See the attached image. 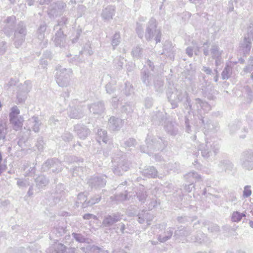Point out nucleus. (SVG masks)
Instances as JSON below:
<instances>
[{
	"instance_id": "37998d69",
	"label": "nucleus",
	"mask_w": 253,
	"mask_h": 253,
	"mask_svg": "<svg viewBox=\"0 0 253 253\" xmlns=\"http://www.w3.org/2000/svg\"><path fill=\"white\" fill-rule=\"evenodd\" d=\"M101 199V196L99 195H95L92 197L88 201L86 202V204H83V208H85L87 206L93 205L96 203H99Z\"/></svg>"
},
{
	"instance_id": "774afa93",
	"label": "nucleus",
	"mask_w": 253,
	"mask_h": 253,
	"mask_svg": "<svg viewBox=\"0 0 253 253\" xmlns=\"http://www.w3.org/2000/svg\"><path fill=\"white\" fill-rule=\"evenodd\" d=\"M65 38L54 37V42L56 46H63L65 43Z\"/></svg>"
},
{
	"instance_id": "a878e982",
	"label": "nucleus",
	"mask_w": 253,
	"mask_h": 253,
	"mask_svg": "<svg viewBox=\"0 0 253 253\" xmlns=\"http://www.w3.org/2000/svg\"><path fill=\"white\" fill-rule=\"evenodd\" d=\"M90 112L94 114H100L104 111V105L102 102L99 101L88 106Z\"/></svg>"
},
{
	"instance_id": "423d86ee",
	"label": "nucleus",
	"mask_w": 253,
	"mask_h": 253,
	"mask_svg": "<svg viewBox=\"0 0 253 253\" xmlns=\"http://www.w3.org/2000/svg\"><path fill=\"white\" fill-rule=\"evenodd\" d=\"M14 44L16 48L20 47L24 42L27 34L26 27L24 23L20 21L14 30Z\"/></svg>"
},
{
	"instance_id": "1a4fd4ad",
	"label": "nucleus",
	"mask_w": 253,
	"mask_h": 253,
	"mask_svg": "<svg viewBox=\"0 0 253 253\" xmlns=\"http://www.w3.org/2000/svg\"><path fill=\"white\" fill-rule=\"evenodd\" d=\"M188 108L189 111H197L199 113H200L202 110L208 112L211 109V107L208 102L199 98L194 99L192 102L190 100L186 109H188Z\"/></svg>"
},
{
	"instance_id": "cd10ccee",
	"label": "nucleus",
	"mask_w": 253,
	"mask_h": 253,
	"mask_svg": "<svg viewBox=\"0 0 253 253\" xmlns=\"http://www.w3.org/2000/svg\"><path fill=\"white\" fill-rule=\"evenodd\" d=\"M173 228L171 227L168 228L163 233L159 235L158 239L162 243H164L169 240L172 236L173 233Z\"/></svg>"
},
{
	"instance_id": "b1692460",
	"label": "nucleus",
	"mask_w": 253,
	"mask_h": 253,
	"mask_svg": "<svg viewBox=\"0 0 253 253\" xmlns=\"http://www.w3.org/2000/svg\"><path fill=\"white\" fill-rule=\"evenodd\" d=\"M65 186L62 184H59L56 186L53 196L55 203L57 202V201H62L65 197Z\"/></svg>"
},
{
	"instance_id": "ddd939ff",
	"label": "nucleus",
	"mask_w": 253,
	"mask_h": 253,
	"mask_svg": "<svg viewBox=\"0 0 253 253\" xmlns=\"http://www.w3.org/2000/svg\"><path fill=\"white\" fill-rule=\"evenodd\" d=\"M42 169L44 171L51 169L53 173H59L62 170V165L58 159L52 158L45 162L42 165Z\"/></svg>"
},
{
	"instance_id": "c756f323",
	"label": "nucleus",
	"mask_w": 253,
	"mask_h": 253,
	"mask_svg": "<svg viewBox=\"0 0 253 253\" xmlns=\"http://www.w3.org/2000/svg\"><path fill=\"white\" fill-rule=\"evenodd\" d=\"M36 186L38 188H42L49 183V180L44 175H39L35 179Z\"/></svg>"
},
{
	"instance_id": "20e7f679",
	"label": "nucleus",
	"mask_w": 253,
	"mask_h": 253,
	"mask_svg": "<svg viewBox=\"0 0 253 253\" xmlns=\"http://www.w3.org/2000/svg\"><path fill=\"white\" fill-rule=\"evenodd\" d=\"M161 31L157 27V22L154 18H151L146 26L145 37L149 41L154 38L156 43L160 42L161 39Z\"/></svg>"
},
{
	"instance_id": "09e8293b",
	"label": "nucleus",
	"mask_w": 253,
	"mask_h": 253,
	"mask_svg": "<svg viewBox=\"0 0 253 253\" xmlns=\"http://www.w3.org/2000/svg\"><path fill=\"white\" fill-rule=\"evenodd\" d=\"M253 71V57H250L248 61L247 65L244 68L243 72L244 74L251 73Z\"/></svg>"
},
{
	"instance_id": "680f3d73",
	"label": "nucleus",
	"mask_w": 253,
	"mask_h": 253,
	"mask_svg": "<svg viewBox=\"0 0 253 253\" xmlns=\"http://www.w3.org/2000/svg\"><path fill=\"white\" fill-rule=\"evenodd\" d=\"M116 90L115 83L114 82H109L106 85V90L109 94H111Z\"/></svg>"
},
{
	"instance_id": "5fc2aeb1",
	"label": "nucleus",
	"mask_w": 253,
	"mask_h": 253,
	"mask_svg": "<svg viewBox=\"0 0 253 253\" xmlns=\"http://www.w3.org/2000/svg\"><path fill=\"white\" fill-rule=\"evenodd\" d=\"M121 111L123 113H125L128 115L133 112V106L131 104L126 103L123 106Z\"/></svg>"
},
{
	"instance_id": "f704fd0d",
	"label": "nucleus",
	"mask_w": 253,
	"mask_h": 253,
	"mask_svg": "<svg viewBox=\"0 0 253 253\" xmlns=\"http://www.w3.org/2000/svg\"><path fill=\"white\" fill-rule=\"evenodd\" d=\"M143 173L146 176L155 178L157 176L158 171L153 166H149L143 169Z\"/></svg>"
},
{
	"instance_id": "603ef678",
	"label": "nucleus",
	"mask_w": 253,
	"mask_h": 253,
	"mask_svg": "<svg viewBox=\"0 0 253 253\" xmlns=\"http://www.w3.org/2000/svg\"><path fill=\"white\" fill-rule=\"evenodd\" d=\"M126 225L124 223L121 222L118 224H116L113 229L115 230L117 232H118V231L119 230L122 234H124L125 233H128L129 232L127 230H126Z\"/></svg>"
},
{
	"instance_id": "de8ad7c7",
	"label": "nucleus",
	"mask_w": 253,
	"mask_h": 253,
	"mask_svg": "<svg viewBox=\"0 0 253 253\" xmlns=\"http://www.w3.org/2000/svg\"><path fill=\"white\" fill-rule=\"evenodd\" d=\"M246 216V215L239 211H234L232 214L231 219L232 221L235 222H239L243 217Z\"/></svg>"
},
{
	"instance_id": "bb28decb",
	"label": "nucleus",
	"mask_w": 253,
	"mask_h": 253,
	"mask_svg": "<svg viewBox=\"0 0 253 253\" xmlns=\"http://www.w3.org/2000/svg\"><path fill=\"white\" fill-rule=\"evenodd\" d=\"M83 115L84 111L81 106L71 107L68 112L69 117L73 119H80L83 116Z\"/></svg>"
},
{
	"instance_id": "e433bc0d",
	"label": "nucleus",
	"mask_w": 253,
	"mask_h": 253,
	"mask_svg": "<svg viewBox=\"0 0 253 253\" xmlns=\"http://www.w3.org/2000/svg\"><path fill=\"white\" fill-rule=\"evenodd\" d=\"M252 40L249 39L247 36H246L243 42H241V46L243 48L244 52L248 53L252 47Z\"/></svg>"
},
{
	"instance_id": "5701e85b",
	"label": "nucleus",
	"mask_w": 253,
	"mask_h": 253,
	"mask_svg": "<svg viewBox=\"0 0 253 253\" xmlns=\"http://www.w3.org/2000/svg\"><path fill=\"white\" fill-rule=\"evenodd\" d=\"M154 218L153 214L147 211H142L138 214V221L140 224H143L146 222L147 226L151 224V222Z\"/></svg>"
},
{
	"instance_id": "6ab92c4d",
	"label": "nucleus",
	"mask_w": 253,
	"mask_h": 253,
	"mask_svg": "<svg viewBox=\"0 0 253 253\" xmlns=\"http://www.w3.org/2000/svg\"><path fill=\"white\" fill-rule=\"evenodd\" d=\"M191 231L187 228H180L175 231L173 237L178 242L185 243L187 242L186 237L191 234Z\"/></svg>"
},
{
	"instance_id": "4c0bfd02",
	"label": "nucleus",
	"mask_w": 253,
	"mask_h": 253,
	"mask_svg": "<svg viewBox=\"0 0 253 253\" xmlns=\"http://www.w3.org/2000/svg\"><path fill=\"white\" fill-rule=\"evenodd\" d=\"M232 67L227 64L221 73V78L223 80L228 79L232 74Z\"/></svg>"
},
{
	"instance_id": "f257e3e1",
	"label": "nucleus",
	"mask_w": 253,
	"mask_h": 253,
	"mask_svg": "<svg viewBox=\"0 0 253 253\" xmlns=\"http://www.w3.org/2000/svg\"><path fill=\"white\" fill-rule=\"evenodd\" d=\"M146 146L140 147V151L142 153H147L153 156L155 152L162 151L168 145L167 141L161 137L150 138L149 135L145 140Z\"/></svg>"
},
{
	"instance_id": "4468645a",
	"label": "nucleus",
	"mask_w": 253,
	"mask_h": 253,
	"mask_svg": "<svg viewBox=\"0 0 253 253\" xmlns=\"http://www.w3.org/2000/svg\"><path fill=\"white\" fill-rule=\"evenodd\" d=\"M106 178L105 175L92 176L88 179L87 183L91 189H99L106 185Z\"/></svg>"
},
{
	"instance_id": "7c9ffc66",
	"label": "nucleus",
	"mask_w": 253,
	"mask_h": 253,
	"mask_svg": "<svg viewBox=\"0 0 253 253\" xmlns=\"http://www.w3.org/2000/svg\"><path fill=\"white\" fill-rule=\"evenodd\" d=\"M97 141L100 143L103 142L106 144L108 141V136L107 135V131L101 128L97 130Z\"/></svg>"
},
{
	"instance_id": "3c124183",
	"label": "nucleus",
	"mask_w": 253,
	"mask_h": 253,
	"mask_svg": "<svg viewBox=\"0 0 253 253\" xmlns=\"http://www.w3.org/2000/svg\"><path fill=\"white\" fill-rule=\"evenodd\" d=\"M86 196L84 193H80L78 195L77 201H76L77 206H79V204H82L83 208V204H86Z\"/></svg>"
},
{
	"instance_id": "39448f33",
	"label": "nucleus",
	"mask_w": 253,
	"mask_h": 253,
	"mask_svg": "<svg viewBox=\"0 0 253 253\" xmlns=\"http://www.w3.org/2000/svg\"><path fill=\"white\" fill-rule=\"evenodd\" d=\"M56 70L55 78L58 85L61 87L67 86L69 84L70 78L73 74L72 70L58 65L56 67Z\"/></svg>"
},
{
	"instance_id": "4d7b16f0",
	"label": "nucleus",
	"mask_w": 253,
	"mask_h": 253,
	"mask_svg": "<svg viewBox=\"0 0 253 253\" xmlns=\"http://www.w3.org/2000/svg\"><path fill=\"white\" fill-rule=\"evenodd\" d=\"M167 168L169 170L178 173L179 170L180 165L177 163H170L168 164Z\"/></svg>"
},
{
	"instance_id": "c03bdc74",
	"label": "nucleus",
	"mask_w": 253,
	"mask_h": 253,
	"mask_svg": "<svg viewBox=\"0 0 253 253\" xmlns=\"http://www.w3.org/2000/svg\"><path fill=\"white\" fill-rule=\"evenodd\" d=\"M208 238L205 234L202 232H199L195 237L194 241L198 243L202 244L208 242Z\"/></svg>"
},
{
	"instance_id": "864d4df0",
	"label": "nucleus",
	"mask_w": 253,
	"mask_h": 253,
	"mask_svg": "<svg viewBox=\"0 0 253 253\" xmlns=\"http://www.w3.org/2000/svg\"><path fill=\"white\" fill-rule=\"evenodd\" d=\"M169 48H167V45L165 44L164 46V52L163 53L166 54L167 56H169L170 58H173V53L174 52L173 47L172 46L171 44L169 43Z\"/></svg>"
},
{
	"instance_id": "bf43d9fd",
	"label": "nucleus",
	"mask_w": 253,
	"mask_h": 253,
	"mask_svg": "<svg viewBox=\"0 0 253 253\" xmlns=\"http://www.w3.org/2000/svg\"><path fill=\"white\" fill-rule=\"evenodd\" d=\"M244 89L248 96V102L250 103L253 100V90L248 85L245 86Z\"/></svg>"
},
{
	"instance_id": "a19ab883",
	"label": "nucleus",
	"mask_w": 253,
	"mask_h": 253,
	"mask_svg": "<svg viewBox=\"0 0 253 253\" xmlns=\"http://www.w3.org/2000/svg\"><path fill=\"white\" fill-rule=\"evenodd\" d=\"M32 83L30 81H26L23 84L19 86V91L28 93L32 88Z\"/></svg>"
},
{
	"instance_id": "c85d7f7f",
	"label": "nucleus",
	"mask_w": 253,
	"mask_h": 253,
	"mask_svg": "<svg viewBox=\"0 0 253 253\" xmlns=\"http://www.w3.org/2000/svg\"><path fill=\"white\" fill-rule=\"evenodd\" d=\"M153 84L156 92L159 93H162L164 90V81L159 76L155 77L153 82Z\"/></svg>"
},
{
	"instance_id": "9d476101",
	"label": "nucleus",
	"mask_w": 253,
	"mask_h": 253,
	"mask_svg": "<svg viewBox=\"0 0 253 253\" xmlns=\"http://www.w3.org/2000/svg\"><path fill=\"white\" fill-rule=\"evenodd\" d=\"M160 124L164 126L165 129L169 134L176 135L178 132V129L175 122L167 116V114L160 116Z\"/></svg>"
},
{
	"instance_id": "e2e57ef3",
	"label": "nucleus",
	"mask_w": 253,
	"mask_h": 253,
	"mask_svg": "<svg viewBox=\"0 0 253 253\" xmlns=\"http://www.w3.org/2000/svg\"><path fill=\"white\" fill-rule=\"evenodd\" d=\"M20 114V110L17 106H15L11 108V111L9 114V118L19 117L18 115Z\"/></svg>"
},
{
	"instance_id": "412c9836",
	"label": "nucleus",
	"mask_w": 253,
	"mask_h": 253,
	"mask_svg": "<svg viewBox=\"0 0 253 253\" xmlns=\"http://www.w3.org/2000/svg\"><path fill=\"white\" fill-rule=\"evenodd\" d=\"M124 121L122 119L112 116L108 121L109 128L113 131H118L123 126Z\"/></svg>"
},
{
	"instance_id": "72a5a7b5",
	"label": "nucleus",
	"mask_w": 253,
	"mask_h": 253,
	"mask_svg": "<svg viewBox=\"0 0 253 253\" xmlns=\"http://www.w3.org/2000/svg\"><path fill=\"white\" fill-rule=\"evenodd\" d=\"M29 122L31 124L32 129L34 132H39L40 126H41L42 123L38 117H33L29 120Z\"/></svg>"
},
{
	"instance_id": "f03ea898",
	"label": "nucleus",
	"mask_w": 253,
	"mask_h": 253,
	"mask_svg": "<svg viewBox=\"0 0 253 253\" xmlns=\"http://www.w3.org/2000/svg\"><path fill=\"white\" fill-rule=\"evenodd\" d=\"M220 145L217 142L207 141L205 143L200 144L198 149L201 152L202 156L209 159L215 157L218 153Z\"/></svg>"
},
{
	"instance_id": "052dcab7",
	"label": "nucleus",
	"mask_w": 253,
	"mask_h": 253,
	"mask_svg": "<svg viewBox=\"0 0 253 253\" xmlns=\"http://www.w3.org/2000/svg\"><path fill=\"white\" fill-rule=\"evenodd\" d=\"M133 92V87L130 83L126 82L125 84V88L123 89V93L126 96L129 95Z\"/></svg>"
},
{
	"instance_id": "a18cd8bd",
	"label": "nucleus",
	"mask_w": 253,
	"mask_h": 253,
	"mask_svg": "<svg viewBox=\"0 0 253 253\" xmlns=\"http://www.w3.org/2000/svg\"><path fill=\"white\" fill-rule=\"evenodd\" d=\"M87 250L93 253H108V251H104L102 247H98L95 245L87 246Z\"/></svg>"
},
{
	"instance_id": "0eeeda50",
	"label": "nucleus",
	"mask_w": 253,
	"mask_h": 253,
	"mask_svg": "<svg viewBox=\"0 0 253 253\" xmlns=\"http://www.w3.org/2000/svg\"><path fill=\"white\" fill-rule=\"evenodd\" d=\"M123 215L121 212H115L105 215L103 217L102 226L109 230L114 228L117 222L121 221Z\"/></svg>"
},
{
	"instance_id": "a211bd4d",
	"label": "nucleus",
	"mask_w": 253,
	"mask_h": 253,
	"mask_svg": "<svg viewBox=\"0 0 253 253\" xmlns=\"http://www.w3.org/2000/svg\"><path fill=\"white\" fill-rule=\"evenodd\" d=\"M201 121L204 126V134L207 135L209 132H216L219 128L218 124L208 119L202 118Z\"/></svg>"
},
{
	"instance_id": "7ed1b4c3",
	"label": "nucleus",
	"mask_w": 253,
	"mask_h": 253,
	"mask_svg": "<svg viewBox=\"0 0 253 253\" xmlns=\"http://www.w3.org/2000/svg\"><path fill=\"white\" fill-rule=\"evenodd\" d=\"M168 99L173 109L178 106L177 103L179 102H182L186 108L190 100L187 92L181 89H176L174 92L168 96Z\"/></svg>"
},
{
	"instance_id": "aec40b11",
	"label": "nucleus",
	"mask_w": 253,
	"mask_h": 253,
	"mask_svg": "<svg viewBox=\"0 0 253 253\" xmlns=\"http://www.w3.org/2000/svg\"><path fill=\"white\" fill-rule=\"evenodd\" d=\"M74 129L78 136L81 139H85L90 133L89 129L83 124L75 125Z\"/></svg>"
},
{
	"instance_id": "0e129e2a",
	"label": "nucleus",
	"mask_w": 253,
	"mask_h": 253,
	"mask_svg": "<svg viewBox=\"0 0 253 253\" xmlns=\"http://www.w3.org/2000/svg\"><path fill=\"white\" fill-rule=\"evenodd\" d=\"M72 236L79 243H84L86 242L85 238L80 233H73Z\"/></svg>"
},
{
	"instance_id": "dca6fc26",
	"label": "nucleus",
	"mask_w": 253,
	"mask_h": 253,
	"mask_svg": "<svg viewBox=\"0 0 253 253\" xmlns=\"http://www.w3.org/2000/svg\"><path fill=\"white\" fill-rule=\"evenodd\" d=\"M157 76L154 75L146 67H144L141 72V80L145 86H150Z\"/></svg>"
},
{
	"instance_id": "473e14b6",
	"label": "nucleus",
	"mask_w": 253,
	"mask_h": 253,
	"mask_svg": "<svg viewBox=\"0 0 253 253\" xmlns=\"http://www.w3.org/2000/svg\"><path fill=\"white\" fill-rule=\"evenodd\" d=\"M184 177L187 182L194 183V182L199 181L201 179V177L197 172L191 171L186 174Z\"/></svg>"
},
{
	"instance_id": "ea45409f",
	"label": "nucleus",
	"mask_w": 253,
	"mask_h": 253,
	"mask_svg": "<svg viewBox=\"0 0 253 253\" xmlns=\"http://www.w3.org/2000/svg\"><path fill=\"white\" fill-rule=\"evenodd\" d=\"M93 53V51L91 47V43L89 41H87L84 46L83 49L80 51V54H85L86 55L90 56Z\"/></svg>"
},
{
	"instance_id": "79ce46f5",
	"label": "nucleus",
	"mask_w": 253,
	"mask_h": 253,
	"mask_svg": "<svg viewBox=\"0 0 253 253\" xmlns=\"http://www.w3.org/2000/svg\"><path fill=\"white\" fill-rule=\"evenodd\" d=\"M7 133V126L6 123L0 121V140H4Z\"/></svg>"
},
{
	"instance_id": "f8f14e48",
	"label": "nucleus",
	"mask_w": 253,
	"mask_h": 253,
	"mask_svg": "<svg viewBox=\"0 0 253 253\" xmlns=\"http://www.w3.org/2000/svg\"><path fill=\"white\" fill-rule=\"evenodd\" d=\"M67 5L66 2L58 0L52 3L48 7V14L51 17L60 16L66 10Z\"/></svg>"
},
{
	"instance_id": "2eb2a0df",
	"label": "nucleus",
	"mask_w": 253,
	"mask_h": 253,
	"mask_svg": "<svg viewBox=\"0 0 253 253\" xmlns=\"http://www.w3.org/2000/svg\"><path fill=\"white\" fill-rule=\"evenodd\" d=\"M4 25L2 31L8 37L11 36L16 28V17L15 16L7 17L3 22Z\"/></svg>"
},
{
	"instance_id": "8fccbe9b",
	"label": "nucleus",
	"mask_w": 253,
	"mask_h": 253,
	"mask_svg": "<svg viewBox=\"0 0 253 253\" xmlns=\"http://www.w3.org/2000/svg\"><path fill=\"white\" fill-rule=\"evenodd\" d=\"M121 42L120 34L119 32L116 33L112 39L111 44L113 46V49L118 46Z\"/></svg>"
},
{
	"instance_id": "f3484780",
	"label": "nucleus",
	"mask_w": 253,
	"mask_h": 253,
	"mask_svg": "<svg viewBox=\"0 0 253 253\" xmlns=\"http://www.w3.org/2000/svg\"><path fill=\"white\" fill-rule=\"evenodd\" d=\"M46 29V26L45 23L41 24L37 31V38L35 40V42L39 43L41 48H44L47 44V40L44 39V32Z\"/></svg>"
},
{
	"instance_id": "6e6552de",
	"label": "nucleus",
	"mask_w": 253,
	"mask_h": 253,
	"mask_svg": "<svg viewBox=\"0 0 253 253\" xmlns=\"http://www.w3.org/2000/svg\"><path fill=\"white\" fill-rule=\"evenodd\" d=\"M203 51L204 55L211 56L212 59L222 56L223 53L218 44L213 43L210 44L208 42L203 43Z\"/></svg>"
},
{
	"instance_id": "58836bf2",
	"label": "nucleus",
	"mask_w": 253,
	"mask_h": 253,
	"mask_svg": "<svg viewBox=\"0 0 253 253\" xmlns=\"http://www.w3.org/2000/svg\"><path fill=\"white\" fill-rule=\"evenodd\" d=\"M233 165L228 160H224L220 162L218 167L222 170L226 171L227 170H231Z\"/></svg>"
},
{
	"instance_id": "69168bd1",
	"label": "nucleus",
	"mask_w": 253,
	"mask_h": 253,
	"mask_svg": "<svg viewBox=\"0 0 253 253\" xmlns=\"http://www.w3.org/2000/svg\"><path fill=\"white\" fill-rule=\"evenodd\" d=\"M136 31L138 37L142 39L144 36L143 28L142 24L139 22L136 23Z\"/></svg>"
},
{
	"instance_id": "49530a36",
	"label": "nucleus",
	"mask_w": 253,
	"mask_h": 253,
	"mask_svg": "<svg viewBox=\"0 0 253 253\" xmlns=\"http://www.w3.org/2000/svg\"><path fill=\"white\" fill-rule=\"evenodd\" d=\"M241 126V123L239 122H234L229 124L228 127L230 133L234 134Z\"/></svg>"
},
{
	"instance_id": "338daca9",
	"label": "nucleus",
	"mask_w": 253,
	"mask_h": 253,
	"mask_svg": "<svg viewBox=\"0 0 253 253\" xmlns=\"http://www.w3.org/2000/svg\"><path fill=\"white\" fill-rule=\"evenodd\" d=\"M62 139L65 142H69L73 138V136L72 133L69 132H65L62 135Z\"/></svg>"
},
{
	"instance_id": "9b49d317",
	"label": "nucleus",
	"mask_w": 253,
	"mask_h": 253,
	"mask_svg": "<svg viewBox=\"0 0 253 253\" xmlns=\"http://www.w3.org/2000/svg\"><path fill=\"white\" fill-rule=\"evenodd\" d=\"M240 163L244 169L253 170V151L249 149L243 152L240 156Z\"/></svg>"
},
{
	"instance_id": "c9c22d12",
	"label": "nucleus",
	"mask_w": 253,
	"mask_h": 253,
	"mask_svg": "<svg viewBox=\"0 0 253 253\" xmlns=\"http://www.w3.org/2000/svg\"><path fill=\"white\" fill-rule=\"evenodd\" d=\"M131 55L134 59H139L143 57V48L139 45L133 47L131 50Z\"/></svg>"
},
{
	"instance_id": "6e6d98bb",
	"label": "nucleus",
	"mask_w": 253,
	"mask_h": 253,
	"mask_svg": "<svg viewBox=\"0 0 253 253\" xmlns=\"http://www.w3.org/2000/svg\"><path fill=\"white\" fill-rule=\"evenodd\" d=\"M208 231L213 234H218L220 232V228L217 224L211 223L208 228Z\"/></svg>"
},
{
	"instance_id": "13d9d810",
	"label": "nucleus",
	"mask_w": 253,
	"mask_h": 253,
	"mask_svg": "<svg viewBox=\"0 0 253 253\" xmlns=\"http://www.w3.org/2000/svg\"><path fill=\"white\" fill-rule=\"evenodd\" d=\"M147 197V194L146 191H140L137 193V198L141 203H144Z\"/></svg>"
},
{
	"instance_id": "2f4dec72",
	"label": "nucleus",
	"mask_w": 253,
	"mask_h": 253,
	"mask_svg": "<svg viewBox=\"0 0 253 253\" xmlns=\"http://www.w3.org/2000/svg\"><path fill=\"white\" fill-rule=\"evenodd\" d=\"M10 123L12 125L13 129L19 130L22 126L23 119L22 117L9 118Z\"/></svg>"
},
{
	"instance_id": "393cba45",
	"label": "nucleus",
	"mask_w": 253,
	"mask_h": 253,
	"mask_svg": "<svg viewBox=\"0 0 253 253\" xmlns=\"http://www.w3.org/2000/svg\"><path fill=\"white\" fill-rule=\"evenodd\" d=\"M116 8L114 6L109 5L103 9L101 13L102 18L105 20H110L115 15Z\"/></svg>"
},
{
	"instance_id": "4be33fe9",
	"label": "nucleus",
	"mask_w": 253,
	"mask_h": 253,
	"mask_svg": "<svg viewBox=\"0 0 253 253\" xmlns=\"http://www.w3.org/2000/svg\"><path fill=\"white\" fill-rule=\"evenodd\" d=\"M129 169V164L126 161H121L113 169V172L118 175H123Z\"/></svg>"
}]
</instances>
